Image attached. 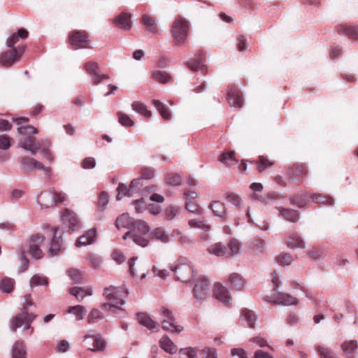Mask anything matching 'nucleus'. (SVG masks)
Here are the masks:
<instances>
[{
    "label": "nucleus",
    "mask_w": 358,
    "mask_h": 358,
    "mask_svg": "<svg viewBox=\"0 0 358 358\" xmlns=\"http://www.w3.org/2000/svg\"><path fill=\"white\" fill-rule=\"evenodd\" d=\"M15 281L12 278H5L0 282V289L3 292L10 293L14 288Z\"/></svg>",
    "instance_id": "48"
},
{
    "label": "nucleus",
    "mask_w": 358,
    "mask_h": 358,
    "mask_svg": "<svg viewBox=\"0 0 358 358\" xmlns=\"http://www.w3.org/2000/svg\"><path fill=\"white\" fill-rule=\"evenodd\" d=\"M154 106L159 112L161 116L165 120H170L171 114L167 107L160 101L154 99L152 101Z\"/></svg>",
    "instance_id": "39"
},
{
    "label": "nucleus",
    "mask_w": 358,
    "mask_h": 358,
    "mask_svg": "<svg viewBox=\"0 0 358 358\" xmlns=\"http://www.w3.org/2000/svg\"><path fill=\"white\" fill-rule=\"evenodd\" d=\"M189 31V22L181 16L177 17L172 24L171 33L176 45L183 44Z\"/></svg>",
    "instance_id": "5"
},
{
    "label": "nucleus",
    "mask_w": 358,
    "mask_h": 358,
    "mask_svg": "<svg viewBox=\"0 0 358 358\" xmlns=\"http://www.w3.org/2000/svg\"><path fill=\"white\" fill-rule=\"evenodd\" d=\"M227 247V257H238L241 254V243L236 239H231Z\"/></svg>",
    "instance_id": "24"
},
{
    "label": "nucleus",
    "mask_w": 358,
    "mask_h": 358,
    "mask_svg": "<svg viewBox=\"0 0 358 358\" xmlns=\"http://www.w3.org/2000/svg\"><path fill=\"white\" fill-rule=\"evenodd\" d=\"M102 315L101 313L98 309H92L87 317V322L89 324H94L98 321V320L101 319Z\"/></svg>",
    "instance_id": "60"
},
{
    "label": "nucleus",
    "mask_w": 358,
    "mask_h": 358,
    "mask_svg": "<svg viewBox=\"0 0 358 358\" xmlns=\"http://www.w3.org/2000/svg\"><path fill=\"white\" fill-rule=\"evenodd\" d=\"M115 226L118 229L120 228L130 229L124 236V239H131L134 243L141 247L148 245L150 229L145 222L140 220H134L129 214L124 213L117 218Z\"/></svg>",
    "instance_id": "1"
},
{
    "label": "nucleus",
    "mask_w": 358,
    "mask_h": 358,
    "mask_svg": "<svg viewBox=\"0 0 358 358\" xmlns=\"http://www.w3.org/2000/svg\"><path fill=\"white\" fill-rule=\"evenodd\" d=\"M115 25L122 29L129 30L131 28V15L122 13L114 18Z\"/></svg>",
    "instance_id": "21"
},
{
    "label": "nucleus",
    "mask_w": 358,
    "mask_h": 358,
    "mask_svg": "<svg viewBox=\"0 0 358 358\" xmlns=\"http://www.w3.org/2000/svg\"><path fill=\"white\" fill-rule=\"evenodd\" d=\"M89 339L92 340V347L89 348L92 351H101L106 348V341L100 335H90L87 334L85 336L84 341L87 342Z\"/></svg>",
    "instance_id": "23"
},
{
    "label": "nucleus",
    "mask_w": 358,
    "mask_h": 358,
    "mask_svg": "<svg viewBox=\"0 0 358 358\" xmlns=\"http://www.w3.org/2000/svg\"><path fill=\"white\" fill-rule=\"evenodd\" d=\"M227 99L230 105L234 108H241L243 103L242 94L239 90L234 85L229 86Z\"/></svg>",
    "instance_id": "14"
},
{
    "label": "nucleus",
    "mask_w": 358,
    "mask_h": 358,
    "mask_svg": "<svg viewBox=\"0 0 358 358\" xmlns=\"http://www.w3.org/2000/svg\"><path fill=\"white\" fill-rule=\"evenodd\" d=\"M201 352L203 355V358H217V352L215 348H204Z\"/></svg>",
    "instance_id": "64"
},
{
    "label": "nucleus",
    "mask_w": 358,
    "mask_h": 358,
    "mask_svg": "<svg viewBox=\"0 0 358 358\" xmlns=\"http://www.w3.org/2000/svg\"><path fill=\"white\" fill-rule=\"evenodd\" d=\"M68 313L73 314L76 320L80 321L84 318V313H85V308L83 306H74L69 307L68 310Z\"/></svg>",
    "instance_id": "47"
},
{
    "label": "nucleus",
    "mask_w": 358,
    "mask_h": 358,
    "mask_svg": "<svg viewBox=\"0 0 358 358\" xmlns=\"http://www.w3.org/2000/svg\"><path fill=\"white\" fill-rule=\"evenodd\" d=\"M251 249L257 254L263 253L266 249V243L264 240L254 239L250 243Z\"/></svg>",
    "instance_id": "46"
},
{
    "label": "nucleus",
    "mask_w": 358,
    "mask_h": 358,
    "mask_svg": "<svg viewBox=\"0 0 358 358\" xmlns=\"http://www.w3.org/2000/svg\"><path fill=\"white\" fill-rule=\"evenodd\" d=\"M69 275L76 283H81L83 280V275L80 271L76 268H71L69 271Z\"/></svg>",
    "instance_id": "59"
},
{
    "label": "nucleus",
    "mask_w": 358,
    "mask_h": 358,
    "mask_svg": "<svg viewBox=\"0 0 358 358\" xmlns=\"http://www.w3.org/2000/svg\"><path fill=\"white\" fill-rule=\"evenodd\" d=\"M133 206L136 213H140L146 209V203L143 199H136L134 201Z\"/></svg>",
    "instance_id": "63"
},
{
    "label": "nucleus",
    "mask_w": 358,
    "mask_h": 358,
    "mask_svg": "<svg viewBox=\"0 0 358 358\" xmlns=\"http://www.w3.org/2000/svg\"><path fill=\"white\" fill-rule=\"evenodd\" d=\"M227 282L231 287L237 290L241 289L244 287L243 278L237 273H231L227 278Z\"/></svg>",
    "instance_id": "26"
},
{
    "label": "nucleus",
    "mask_w": 358,
    "mask_h": 358,
    "mask_svg": "<svg viewBox=\"0 0 358 358\" xmlns=\"http://www.w3.org/2000/svg\"><path fill=\"white\" fill-rule=\"evenodd\" d=\"M219 160L220 162L227 165L231 166L237 162L234 157V152H224L220 156Z\"/></svg>",
    "instance_id": "49"
},
{
    "label": "nucleus",
    "mask_w": 358,
    "mask_h": 358,
    "mask_svg": "<svg viewBox=\"0 0 358 358\" xmlns=\"http://www.w3.org/2000/svg\"><path fill=\"white\" fill-rule=\"evenodd\" d=\"M62 222L71 231H74L79 226L76 215L69 209H66L62 215Z\"/></svg>",
    "instance_id": "15"
},
{
    "label": "nucleus",
    "mask_w": 358,
    "mask_h": 358,
    "mask_svg": "<svg viewBox=\"0 0 358 358\" xmlns=\"http://www.w3.org/2000/svg\"><path fill=\"white\" fill-rule=\"evenodd\" d=\"M213 296L224 306L231 304L232 299L229 290L222 283L215 282L213 289Z\"/></svg>",
    "instance_id": "11"
},
{
    "label": "nucleus",
    "mask_w": 358,
    "mask_h": 358,
    "mask_svg": "<svg viewBox=\"0 0 358 358\" xmlns=\"http://www.w3.org/2000/svg\"><path fill=\"white\" fill-rule=\"evenodd\" d=\"M152 77L161 83H168L172 80V77L167 72L163 71H155Z\"/></svg>",
    "instance_id": "44"
},
{
    "label": "nucleus",
    "mask_w": 358,
    "mask_h": 358,
    "mask_svg": "<svg viewBox=\"0 0 358 358\" xmlns=\"http://www.w3.org/2000/svg\"><path fill=\"white\" fill-rule=\"evenodd\" d=\"M180 358H196V350L193 348H182L179 350Z\"/></svg>",
    "instance_id": "54"
},
{
    "label": "nucleus",
    "mask_w": 358,
    "mask_h": 358,
    "mask_svg": "<svg viewBox=\"0 0 358 358\" xmlns=\"http://www.w3.org/2000/svg\"><path fill=\"white\" fill-rule=\"evenodd\" d=\"M188 225L190 228L199 229L204 231H208L210 229V226L200 219L189 220L188 221Z\"/></svg>",
    "instance_id": "41"
},
{
    "label": "nucleus",
    "mask_w": 358,
    "mask_h": 358,
    "mask_svg": "<svg viewBox=\"0 0 358 358\" xmlns=\"http://www.w3.org/2000/svg\"><path fill=\"white\" fill-rule=\"evenodd\" d=\"M292 256L289 253H281L275 257L276 262L281 266H289L293 262Z\"/></svg>",
    "instance_id": "51"
},
{
    "label": "nucleus",
    "mask_w": 358,
    "mask_h": 358,
    "mask_svg": "<svg viewBox=\"0 0 358 358\" xmlns=\"http://www.w3.org/2000/svg\"><path fill=\"white\" fill-rule=\"evenodd\" d=\"M142 22L149 31L152 32L157 31V24L150 16L146 15H143L142 17Z\"/></svg>",
    "instance_id": "53"
},
{
    "label": "nucleus",
    "mask_w": 358,
    "mask_h": 358,
    "mask_svg": "<svg viewBox=\"0 0 358 358\" xmlns=\"http://www.w3.org/2000/svg\"><path fill=\"white\" fill-rule=\"evenodd\" d=\"M53 190L42 192L37 196V203L41 208H48L55 205Z\"/></svg>",
    "instance_id": "16"
},
{
    "label": "nucleus",
    "mask_w": 358,
    "mask_h": 358,
    "mask_svg": "<svg viewBox=\"0 0 358 358\" xmlns=\"http://www.w3.org/2000/svg\"><path fill=\"white\" fill-rule=\"evenodd\" d=\"M69 43L76 50L91 48L88 34L84 31L74 30L69 33Z\"/></svg>",
    "instance_id": "7"
},
{
    "label": "nucleus",
    "mask_w": 358,
    "mask_h": 358,
    "mask_svg": "<svg viewBox=\"0 0 358 358\" xmlns=\"http://www.w3.org/2000/svg\"><path fill=\"white\" fill-rule=\"evenodd\" d=\"M141 177L140 178H141V180L143 179H151L154 177L155 176V171L153 169H150V168H148V167H143L141 169Z\"/></svg>",
    "instance_id": "61"
},
{
    "label": "nucleus",
    "mask_w": 358,
    "mask_h": 358,
    "mask_svg": "<svg viewBox=\"0 0 358 358\" xmlns=\"http://www.w3.org/2000/svg\"><path fill=\"white\" fill-rule=\"evenodd\" d=\"M131 108L133 110L145 116V117L148 118L152 115L151 111L147 108V106L144 103L140 101L133 102L131 104Z\"/></svg>",
    "instance_id": "38"
},
{
    "label": "nucleus",
    "mask_w": 358,
    "mask_h": 358,
    "mask_svg": "<svg viewBox=\"0 0 358 358\" xmlns=\"http://www.w3.org/2000/svg\"><path fill=\"white\" fill-rule=\"evenodd\" d=\"M289 180L295 181L306 176V166L303 164L292 165L287 171Z\"/></svg>",
    "instance_id": "17"
},
{
    "label": "nucleus",
    "mask_w": 358,
    "mask_h": 358,
    "mask_svg": "<svg viewBox=\"0 0 358 358\" xmlns=\"http://www.w3.org/2000/svg\"><path fill=\"white\" fill-rule=\"evenodd\" d=\"M208 251L210 254L218 257H227V247L220 242L210 245Z\"/></svg>",
    "instance_id": "31"
},
{
    "label": "nucleus",
    "mask_w": 358,
    "mask_h": 358,
    "mask_svg": "<svg viewBox=\"0 0 358 358\" xmlns=\"http://www.w3.org/2000/svg\"><path fill=\"white\" fill-rule=\"evenodd\" d=\"M142 187V180L141 178H136L131 180L129 187L130 189V192L133 195L136 192H137Z\"/></svg>",
    "instance_id": "62"
},
{
    "label": "nucleus",
    "mask_w": 358,
    "mask_h": 358,
    "mask_svg": "<svg viewBox=\"0 0 358 358\" xmlns=\"http://www.w3.org/2000/svg\"><path fill=\"white\" fill-rule=\"evenodd\" d=\"M96 236V229L92 228L87 230L83 236H80L76 241L75 245L78 248L91 245L95 241Z\"/></svg>",
    "instance_id": "18"
},
{
    "label": "nucleus",
    "mask_w": 358,
    "mask_h": 358,
    "mask_svg": "<svg viewBox=\"0 0 358 358\" xmlns=\"http://www.w3.org/2000/svg\"><path fill=\"white\" fill-rule=\"evenodd\" d=\"M287 246L292 249H303L305 248V241L298 235L291 234L286 241Z\"/></svg>",
    "instance_id": "27"
},
{
    "label": "nucleus",
    "mask_w": 358,
    "mask_h": 358,
    "mask_svg": "<svg viewBox=\"0 0 358 358\" xmlns=\"http://www.w3.org/2000/svg\"><path fill=\"white\" fill-rule=\"evenodd\" d=\"M16 51L13 49L2 53L0 56V64L3 66H11L15 62L20 61V59L16 55Z\"/></svg>",
    "instance_id": "20"
},
{
    "label": "nucleus",
    "mask_w": 358,
    "mask_h": 358,
    "mask_svg": "<svg viewBox=\"0 0 358 358\" xmlns=\"http://www.w3.org/2000/svg\"><path fill=\"white\" fill-rule=\"evenodd\" d=\"M312 193H301L291 199V203L299 208L308 207L312 202Z\"/></svg>",
    "instance_id": "19"
},
{
    "label": "nucleus",
    "mask_w": 358,
    "mask_h": 358,
    "mask_svg": "<svg viewBox=\"0 0 358 358\" xmlns=\"http://www.w3.org/2000/svg\"><path fill=\"white\" fill-rule=\"evenodd\" d=\"M48 284V278L42 275L36 274L34 275L29 281L31 288H34L38 286H45Z\"/></svg>",
    "instance_id": "42"
},
{
    "label": "nucleus",
    "mask_w": 358,
    "mask_h": 358,
    "mask_svg": "<svg viewBox=\"0 0 358 358\" xmlns=\"http://www.w3.org/2000/svg\"><path fill=\"white\" fill-rule=\"evenodd\" d=\"M118 194L117 195V200L122 199V196H132L131 192H130V189L129 186H127L122 183L119 184L117 187Z\"/></svg>",
    "instance_id": "57"
},
{
    "label": "nucleus",
    "mask_w": 358,
    "mask_h": 358,
    "mask_svg": "<svg viewBox=\"0 0 358 358\" xmlns=\"http://www.w3.org/2000/svg\"><path fill=\"white\" fill-rule=\"evenodd\" d=\"M20 168L26 172L31 171L34 170L43 171V173L50 176L51 175V169L49 167H45L41 162L36 160L30 157H23L20 161Z\"/></svg>",
    "instance_id": "8"
},
{
    "label": "nucleus",
    "mask_w": 358,
    "mask_h": 358,
    "mask_svg": "<svg viewBox=\"0 0 358 358\" xmlns=\"http://www.w3.org/2000/svg\"><path fill=\"white\" fill-rule=\"evenodd\" d=\"M44 236L39 234H34L29 240V252L31 257L36 259H41L43 255V251L41 249V245L44 241Z\"/></svg>",
    "instance_id": "12"
},
{
    "label": "nucleus",
    "mask_w": 358,
    "mask_h": 358,
    "mask_svg": "<svg viewBox=\"0 0 358 358\" xmlns=\"http://www.w3.org/2000/svg\"><path fill=\"white\" fill-rule=\"evenodd\" d=\"M151 234L154 238L161 241L162 243H167L170 241V236L162 227L156 228Z\"/></svg>",
    "instance_id": "40"
},
{
    "label": "nucleus",
    "mask_w": 358,
    "mask_h": 358,
    "mask_svg": "<svg viewBox=\"0 0 358 358\" xmlns=\"http://www.w3.org/2000/svg\"><path fill=\"white\" fill-rule=\"evenodd\" d=\"M117 117L119 122L124 127H132L134 124V121L129 117V115L122 113L118 112Z\"/></svg>",
    "instance_id": "56"
},
{
    "label": "nucleus",
    "mask_w": 358,
    "mask_h": 358,
    "mask_svg": "<svg viewBox=\"0 0 358 358\" xmlns=\"http://www.w3.org/2000/svg\"><path fill=\"white\" fill-rule=\"evenodd\" d=\"M137 319L138 322L148 328L149 330L151 331H156L158 327L159 324L157 322H156L155 320H152V318L148 314L144 313H141L138 314Z\"/></svg>",
    "instance_id": "22"
},
{
    "label": "nucleus",
    "mask_w": 358,
    "mask_h": 358,
    "mask_svg": "<svg viewBox=\"0 0 358 358\" xmlns=\"http://www.w3.org/2000/svg\"><path fill=\"white\" fill-rule=\"evenodd\" d=\"M86 72L92 77L94 85H98L104 80H107L108 76L106 74L100 73L99 66L97 63L88 62L85 64Z\"/></svg>",
    "instance_id": "13"
},
{
    "label": "nucleus",
    "mask_w": 358,
    "mask_h": 358,
    "mask_svg": "<svg viewBox=\"0 0 358 358\" xmlns=\"http://www.w3.org/2000/svg\"><path fill=\"white\" fill-rule=\"evenodd\" d=\"M70 294L73 295L78 301H82L85 296H91L92 290L90 287H74L70 289Z\"/></svg>",
    "instance_id": "32"
},
{
    "label": "nucleus",
    "mask_w": 358,
    "mask_h": 358,
    "mask_svg": "<svg viewBox=\"0 0 358 358\" xmlns=\"http://www.w3.org/2000/svg\"><path fill=\"white\" fill-rule=\"evenodd\" d=\"M127 294L128 291L124 285L120 287L111 285L105 288L103 295L107 301L101 305V308L117 317H122L124 310L120 306L125 303Z\"/></svg>",
    "instance_id": "2"
},
{
    "label": "nucleus",
    "mask_w": 358,
    "mask_h": 358,
    "mask_svg": "<svg viewBox=\"0 0 358 358\" xmlns=\"http://www.w3.org/2000/svg\"><path fill=\"white\" fill-rule=\"evenodd\" d=\"M208 280L204 277H199L193 289V294L198 301H203L207 299L209 294Z\"/></svg>",
    "instance_id": "10"
},
{
    "label": "nucleus",
    "mask_w": 358,
    "mask_h": 358,
    "mask_svg": "<svg viewBox=\"0 0 358 358\" xmlns=\"http://www.w3.org/2000/svg\"><path fill=\"white\" fill-rule=\"evenodd\" d=\"M241 319L245 321L249 327L254 328L257 317L256 314L248 309H244L241 311Z\"/></svg>",
    "instance_id": "34"
},
{
    "label": "nucleus",
    "mask_w": 358,
    "mask_h": 358,
    "mask_svg": "<svg viewBox=\"0 0 358 358\" xmlns=\"http://www.w3.org/2000/svg\"><path fill=\"white\" fill-rule=\"evenodd\" d=\"M203 62V55L200 54L197 59L187 62V66L193 71H201L202 73H204L206 70V66Z\"/></svg>",
    "instance_id": "28"
},
{
    "label": "nucleus",
    "mask_w": 358,
    "mask_h": 358,
    "mask_svg": "<svg viewBox=\"0 0 358 358\" xmlns=\"http://www.w3.org/2000/svg\"><path fill=\"white\" fill-rule=\"evenodd\" d=\"M166 181L171 185H180L181 184V176L176 173H168L166 175Z\"/></svg>",
    "instance_id": "52"
},
{
    "label": "nucleus",
    "mask_w": 358,
    "mask_h": 358,
    "mask_svg": "<svg viewBox=\"0 0 358 358\" xmlns=\"http://www.w3.org/2000/svg\"><path fill=\"white\" fill-rule=\"evenodd\" d=\"M317 352L320 358H339L337 353L323 345H318Z\"/></svg>",
    "instance_id": "45"
},
{
    "label": "nucleus",
    "mask_w": 358,
    "mask_h": 358,
    "mask_svg": "<svg viewBox=\"0 0 358 358\" xmlns=\"http://www.w3.org/2000/svg\"><path fill=\"white\" fill-rule=\"evenodd\" d=\"M277 210L281 217L291 222H296L299 219V212L289 208L277 207Z\"/></svg>",
    "instance_id": "25"
},
{
    "label": "nucleus",
    "mask_w": 358,
    "mask_h": 358,
    "mask_svg": "<svg viewBox=\"0 0 358 358\" xmlns=\"http://www.w3.org/2000/svg\"><path fill=\"white\" fill-rule=\"evenodd\" d=\"M52 233V238L48 249V255L51 257L58 255L64 250L63 240L61 234L58 233L57 229L55 227H47Z\"/></svg>",
    "instance_id": "9"
},
{
    "label": "nucleus",
    "mask_w": 358,
    "mask_h": 358,
    "mask_svg": "<svg viewBox=\"0 0 358 358\" xmlns=\"http://www.w3.org/2000/svg\"><path fill=\"white\" fill-rule=\"evenodd\" d=\"M273 164V162L268 159L267 157L264 156H260L259 157L257 169L260 172H262L266 169L271 167Z\"/></svg>",
    "instance_id": "55"
},
{
    "label": "nucleus",
    "mask_w": 358,
    "mask_h": 358,
    "mask_svg": "<svg viewBox=\"0 0 358 358\" xmlns=\"http://www.w3.org/2000/svg\"><path fill=\"white\" fill-rule=\"evenodd\" d=\"M180 213V209L175 206H169L164 210L165 217L168 220L176 219Z\"/></svg>",
    "instance_id": "50"
},
{
    "label": "nucleus",
    "mask_w": 358,
    "mask_h": 358,
    "mask_svg": "<svg viewBox=\"0 0 358 358\" xmlns=\"http://www.w3.org/2000/svg\"><path fill=\"white\" fill-rule=\"evenodd\" d=\"M26 355L24 343L22 341L15 342L12 349L13 358H26Z\"/></svg>",
    "instance_id": "37"
},
{
    "label": "nucleus",
    "mask_w": 358,
    "mask_h": 358,
    "mask_svg": "<svg viewBox=\"0 0 358 358\" xmlns=\"http://www.w3.org/2000/svg\"><path fill=\"white\" fill-rule=\"evenodd\" d=\"M210 208L215 216L223 219L226 218L227 213L224 203L218 201H214L211 203Z\"/></svg>",
    "instance_id": "36"
},
{
    "label": "nucleus",
    "mask_w": 358,
    "mask_h": 358,
    "mask_svg": "<svg viewBox=\"0 0 358 358\" xmlns=\"http://www.w3.org/2000/svg\"><path fill=\"white\" fill-rule=\"evenodd\" d=\"M162 328L166 331L179 334L183 330V327L176 324V321L163 320L161 322Z\"/></svg>",
    "instance_id": "35"
},
{
    "label": "nucleus",
    "mask_w": 358,
    "mask_h": 358,
    "mask_svg": "<svg viewBox=\"0 0 358 358\" xmlns=\"http://www.w3.org/2000/svg\"><path fill=\"white\" fill-rule=\"evenodd\" d=\"M27 315V310L26 307L22 308V313L17 314L12 320L11 322V330L15 331L17 329L22 327L26 322Z\"/></svg>",
    "instance_id": "29"
},
{
    "label": "nucleus",
    "mask_w": 358,
    "mask_h": 358,
    "mask_svg": "<svg viewBox=\"0 0 358 358\" xmlns=\"http://www.w3.org/2000/svg\"><path fill=\"white\" fill-rule=\"evenodd\" d=\"M312 202L318 204H322L327 206H331L334 203V199L331 196L315 192L312 193Z\"/></svg>",
    "instance_id": "33"
},
{
    "label": "nucleus",
    "mask_w": 358,
    "mask_h": 358,
    "mask_svg": "<svg viewBox=\"0 0 358 358\" xmlns=\"http://www.w3.org/2000/svg\"><path fill=\"white\" fill-rule=\"evenodd\" d=\"M18 126L17 133L21 136L19 139V146L31 155H35L41 148V143L36 138L31 136V134H36L38 129L27 124V117L13 118Z\"/></svg>",
    "instance_id": "3"
},
{
    "label": "nucleus",
    "mask_w": 358,
    "mask_h": 358,
    "mask_svg": "<svg viewBox=\"0 0 358 358\" xmlns=\"http://www.w3.org/2000/svg\"><path fill=\"white\" fill-rule=\"evenodd\" d=\"M274 275L275 273H274ZM272 282L274 285V296H265L264 297V301H268L275 304H281L284 306L296 305L298 303L299 300L296 298L292 296L289 294H285L282 292H278L277 288L278 287V279L277 277L273 276Z\"/></svg>",
    "instance_id": "6"
},
{
    "label": "nucleus",
    "mask_w": 358,
    "mask_h": 358,
    "mask_svg": "<svg viewBox=\"0 0 358 358\" xmlns=\"http://www.w3.org/2000/svg\"><path fill=\"white\" fill-rule=\"evenodd\" d=\"M160 347L167 353L173 355L177 352V348L168 336H164L159 341Z\"/></svg>",
    "instance_id": "30"
},
{
    "label": "nucleus",
    "mask_w": 358,
    "mask_h": 358,
    "mask_svg": "<svg viewBox=\"0 0 358 358\" xmlns=\"http://www.w3.org/2000/svg\"><path fill=\"white\" fill-rule=\"evenodd\" d=\"M176 279L182 282L188 284L194 278L192 266L189 260L185 257H180L175 265L171 266Z\"/></svg>",
    "instance_id": "4"
},
{
    "label": "nucleus",
    "mask_w": 358,
    "mask_h": 358,
    "mask_svg": "<svg viewBox=\"0 0 358 358\" xmlns=\"http://www.w3.org/2000/svg\"><path fill=\"white\" fill-rule=\"evenodd\" d=\"M341 348L345 355H352L358 348L357 341L355 340H351L343 342Z\"/></svg>",
    "instance_id": "43"
},
{
    "label": "nucleus",
    "mask_w": 358,
    "mask_h": 358,
    "mask_svg": "<svg viewBox=\"0 0 358 358\" xmlns=\"http://www.w3.org/2000/svg\"><path fill=\"white\" fill-rule=\"evenodd\" d=\"M226 200L228 203L233 204L236 207H241L243 204L241 198L234 193H229L226 196Z\"/></svg>",
    "instance_id": "58"
}]
</instances>
